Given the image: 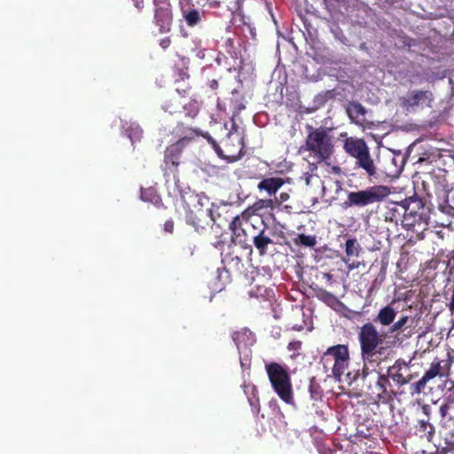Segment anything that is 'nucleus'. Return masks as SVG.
Returning <instances> with one entry per match:
<instances>
[{"label":"nucleus","instance_id":"obj_1","mask_svg":"<svg viewBox=\"0 0 454 454\" xmlns=\"http://www.w3.org/2000/svg\"><path fill=\"white\" fill-rule=\"evenodd\" d=\"M386 337L387 334L380 333L372 322H367L360 327L358 340L364 364L361 366L357 364L358 368H352L346 374V382L348 385L359 379L365 380L372 373L369 371L367 363L376 362L377 354L381 353L380 350H377V348L383 343Z\"/></svg>","mask_w":454,"mask_h":454},{"label":"nucleus","instance_id":"obj_2","mask_svg":"<svg viewBox=\"0 0 454 454\" xmlns=\"http://www.w3.org/2000/svg\"><path fill=\"white\" fill-rule=\"evenodd\" d=\"M183 123H179L176 128V132L181 137L176 143L168 145L164 151V159L160 164V169L163 173L166 182H168L170 177L174 181H178V168L183 163V151L184 146L190 142L192 135H200L201 132L199 129L188 128L185 131L180 132Z\"/></svg>","mask_w":454,"mask_h":454},{"label":"nucleus","instance_id":"obj_3","mask_svg":"<svg viewBox=\"0 0 454 454\" xmlns=\"http://www.w3.org/2000/svg\"><path fill=\"white\" fill-rule=\"evenodd\" d=\"M307 136L300 152H308L309 155L321 163L331 158L334 151L333 137L325 128L306 126Z\"/></svg>","mask_w":454,"mask_h":454},{"label":"nucleus","instance_id":"obj_4","mask_svg":"<svg viewBox=\"0 0 454 454\" xmlns=\"http://www.w3.org/2000/svg\"><path fill=\"white\" fill-rule=\"evenodd\" d=\"M350 355L348 345L337 344L329 347L320 357V364H322L325 373L327 377H333L338 382L342 381L343 376L352 368H358L356 366L349 367Z\"/></svg>","mask_w":454,"mask_h":454},{"label":"nucleus","instance_id":"obj_5","mask_svg":"<svg viewBox=\"0 0 454 454\" xmlns=\"http://www.w3.org/2000/svg\"><path fill=\"white\" fill-rule=\"evenodd\" d=\"M207 198L200 194H191L184 200V217L188 224L196 231H205L215 219L211 208H205L203 200Z\"/></svg>","mask_w":454,"mask_h":454},{"label":"nucleus","instance_id":"obj_6","mask_svg":"<svg viewBox=\"0 0 454 454\" xmlns=\"http://www.w3.org/2000/svg\"><path fill=\"white\" fill-rule=\"evenodd\" d=\"M265 370L271 387L278 397L286 403H292L294 392L287 367L277 362H270L265 364Z\"/></svg>","mask_w":454,"mask_h":454},{"label":"nucleus","instance_id":"obj_7","mask_svg":"<svg viewBox=\"0 0 454 454\" xmlns=\"http://www.w3.org/2000/svg\"><path fill=\"white\" fill-rule=\"evenodd\" d=\"M390 194V189L386 185H373L364 190L349 192L344 201V207L362 208L374 203H380Z\"/></svg>","mask_w":454,"mask_h":454},{"label":"nucleus","instance_id":"obj_8","mask_svg":"<svg viewBox=\"0 0 454 454\" xmlns=\"http://www.w3.org/2000/svg\"><path fill=\"white\" fill-rule=\"evenodd\" d=\"M367 379L364 384L367 387V391L375 400L383 403L393 402L394 399L403 394V391L392 381L387 373L377 372V380L373 385Z\"/></svg>","mask_w":454,"mask_h":454},{"label":"nucleus","instance_id":"obj_9","mask_svg":"<svg viewBox=\"0 0 454 454\" xmlns=\"http://www.w3.org/2000/svg\"><path fill=\"white\" fill-rule=\"evenodd\" d=\"M237 131L238 125L233 121L231 130L221 142L223 154L218 156L228 162H235L244 155V138Z\"/></svg>","mask_w":454,"mask_h":454},{"label":"nucleus","instance_id":"obj_10","mask_svg":"<svg viewBox=\"0 0 454 454\" xmlns=\"http://www.w3.org/2000/svg\"><path fill=\"white\" fill-rule=\"evenodd\" d=\"M411 204H415L418 208L422 207L421 201L416 198L411 197L401 202L389 201L384 206L382 214L384 220L389 223H397L403 216H413L417 214L415 207L411 208Z\"/></svg>","mask_w":454,"mask_h":454},{"label":"nucleus","instance_id":"obj_11","mask_svg":"<svg viewBox=\"0 0 454 454\" xmlns=\"http://www.w3.org/2000/svg\"><path fill=\"white\" fill-rule=\"evenodd\" d=\"M153 23L160 34L171 31L173 24V11L170 0H153Z\"/></svg>","mask_w":454,"mask_h":454},{"label":"nucleus","instance_id":"obj_12","mask_svg":"<svg viewBox=\"0 0 454 454\" xmlns=\"http://www.w3.org/2000/svg\"><path fill=\"white\" fill-rule=\"evenodd\" d=\"M249 217L244 215V213H241L233 217L232 221L230 223L229 228L231 231L234 242L243 244L247 243L251 239V236L247 233L248 227L251 226L256 231L254 224L249 223Z\"/></svg>","mask_w":454,"mask_h":454},{"label":"nucleus","instance_id":"obj_13","mask_svg":"<svg viewBox=\"0 0 454 454\" xmlns=\"http://www.w3.org/2000/svg\"><path fill=\"white\" fill-rule=\"evenodd\" d=\"M409 364L403 359H397L393 365L389 366L387 370V376L400 389L404 385L409 384L413 379L412 375L409 373Z\"/></svg>","mask_w":454,"mask_h":454},{"label":"nucleus","instance_id":"obj_14","mask_svg":"<svg viewBox=\"0 0 454 454\" xmlns=\"http://www.w3.org/2000/svg\"><path fill=\"white\" fill-rule=\"evenodd\" d=\"M442 367L441 365V361L439 360H434L432 364H431V366L429 368V370H427L424 375L422 376V378L418 380L417 382L413 383L411 385V389H412V393H415V394H419L421 393L424 388L426 387V385L427 383L435 378L436 376H442L443 375V372H442Z\"/></svg>","mask_w":454,"mask_h":454},{"label":"nucleus","instance_id":"obj_15","mask_svg":"<svg viewBox=\"0 0 454 454\" xmlns=\"http://www.w3.org/2000/svg\"><path fill=\"white\" fill-rule=\"evenodd\" d=\"M393 303L394 302H391L382 307L372 323L374 325L378 324L381 327H390L397 316V311L393 307Z\"/></svg>","mask_w":454,"mask_h":454},{"label":"nucleus","instance_id":"obj_16","mask_svg":"<svg viewBox=\"0 0 454 454\" xmlns=\"http://www.w3.org/2000/svg\"><path fill=\"white\" fill-rule=\"evenodd\" d=\"M434 99L433 94L429 90H415L412 91L409 98L403 99V104L408 107H414L420 103L425 104L427 106H431Z\"/></svg>","mask_w":454,"mask_h":454},{"label":"nucleus","instance_id":"obj_17","mask_svg":"<svg viewBox=\"0 0 454 454\" xmlns=\"http://www.w3.org/2000/svg\"><path fill=\"white\" fill-rule=\"evenodd\" d=\"M262 224H263L262 229L254 231L251 235V239L253 241L254 246L258 250L260 255H265L268 251L269 245L273 244V240L266 235V226L263 221H261Z\"/></svg>","mask_w":454,"mask_h":454},{"label":"nucleus","instance_id":"obj_18","mask_svg":"<svg viewBox=\"0 0 454 454\" xmlns=\"http://www.w3.org/2000/svg\"><path fill=\"white\" fill-rule=\"evenodd\" d=\"M276 207L275 201L271 199H260L252 206L246 208L242 213L245 216L251 217L253 215H261L265 214L269 209L272 210Z\"/></svg>","mask_w":454,"mask_h":454},{"label":"nucleus","instance_id":"obj_19","mask_svg":"<svg viewBox=\"0 0 454 454\" xmlns=\"http://www.w3.org/2000/svg\"><path fill=\"white\" fill-rule=\"evenodd\" d=\"M224 267L223 271L228 274L241 275L245 270V264L241 258L231 254H226L222 260Z\"/></svg>","mask_w":454,"mask_h":454},{"label":"nucleus","instance_id":"obj_20","mask_svg":"<svg viewBox=\"0 0 454 454\" xmlns=\"http://www.w3.org/2000/svg\"><path fill=\"white\" fill-rule=\"evenodd\" d=\"M344 149L347 153L356 160L358 157L363 156L369 150V147L363 139L350 137L345 141Z\"/></svg>","mask_w":454,"mask_h":454},{"label":"nucleus","instance_id":"obj_21","mask_svg":"<svg viewBox=\"0 0 454 454\" xmlns=\"http://www.w3.org/2000/svg\"><path fill=\"white\" fill-rule=\"evenodd\" d=\"M282 177H266L257 184L259 191H265L269 195H274L285 184Z\"/></svg>","mask_w":454,"mask_h":454},{"label":"nucleus","instance_id":"obj_22","mask_svg":"<svg viewBox=\"0 0 454 454\" xmlns=\"http://www.w3.org/2000/svg\"><path fill=\"white\" fill-rule=\"evenodd\" d=\"M356 165L363 168L369 177L377 176V168L371 157L370 151L365 152L363 156L356 159Z\"/></svg>","mask_w":454,"mask_h":454},{"label":"nucleus","instance_id":"obj_23","mask_svg":"<svg viewBox=\"0 0 454 454\" xmlns=\"http://www.w3.org/2000/svg\"><path fill=\"white\" fill-rule=\"evenodd\" d=\"M231 338L238 349H240L242 347L246 348L254 341L252 332L246 328L234 332Z\"/></svg>","mask_w":454,"mask_h":454},{"label":"nucleus","instance_id":"obj_24","mask_svg":"<svg viewBox=\"0 0 454 454\" xmlns=\"http://www.w3.org/2000/svg\"><path fill=\"white\" fill-rule=\"evenodd\" d=\"M181 12L184 20L190 27H196L202 21V15L197 9L181 7Z\"/></svg>","mask_w":454,"mask_h":454},{"label":"nucleus","instance_id":"obj_25","mask_svg":"<svg viewBox=\"0 0 454 454\" xmlns=\"http://www.w3.org/2000/svg\"><path fill=\"white\" fill-rule=\"evenodd\" d=\"M347 113L353 122L360 123L364 120L366 110L360 103L351 102L347 108Z\"/></svg>","mask_w":454,"mask_h":454},{"label":"nucleus","instance_id":"obj_26","mask_svg":"<svg viewBox=\"0 0 454 454\" xmlns=\"http://www.w3.org/2000/svg\"><path fill=\"white\" fill-rule=\"evenodd\" d=\"M182 98L178 97L177 95L172 94L169 96L168 98H167L163 105V109L166 112H168L170 114L182 113V106L184 102L181 101Z\"/></svg>","mask_w":454,"mask_h":454},{"label":"nucleus","instance_id":"obj_27","mask_svg":"<svg viewBox=\"0 0 454 454\" xmlns=\"http://www.w3.org/2000/svg\"><path fill=\"white\" fill-rule=\"evenodd\" d=\"M417 433L420 437H425L431 442L434 434V427L428 422V419H419L416 426Z\"/></svg>","mask_w":454,"mask_h":454},{"label":"nucleus","instance_id":"obj_28","mask_svg":"<svg viewBox=\"0 0 454 454\" xmlns=\"http://www.w3.org/2000/svg\"><path fill=\"white\" fill-rule=\"evenodd\" d=\"M141 199L144 201L150 202L158 207L162 204L160 195L157 193L156 190L152 187L141 189Z\"/></svg>","mask_w":454,"mask_h":454},{"label":"nucleus","instance_id":"obj_29","mask_svg":"<svg viewBox=\"0 0 454 454\" xmlns=\"http://www.w3.org/2000/svg\"><path fill=\"white\" fill-rule=\"evenodd\" d=\"M294 243L298 247H314L317 245V238L315 235L298 234L294 239Z\"/></svg>","mask_w":454,"mask_h":454},{"label":"nucleus","instance_id":"obj_30","mask_svg":"<svg viewBox=\"0 0 454 454\" xmlns=\"http://www.w3.org/2000/svg\"><path fill=\"white\" fill-rule=\"evenodd\" d=\"M182 109L185 117L193 120L200 112V104L196 99H191L187 103L184 102Z\"/></svg>","mask_w":454,"mask_h":454},{"label":"nucleus","instance_id":"obj_31","mask_svg":"<svg viewBox=\"0 0 454 454\" xmlns=\"http://www.w3.org/2000/svg\"><path fill=\"white\" fill-rule=\"evenodd\" d=\"M362 248L355 238H349L346 240L345 253L348 258L358 257Z\"/></svg>","mask_w":454,"mask_h":454},{"label":"nucleus","instance_id":"obj_32","mask_svg":"<svg viewBox=\"0 0 454 454\" xmlns=\"http://www.w3.org/2000/svg\"><path fill=\"white\" fill-rule=\"evenodd\" d=\"M176 92L174 93V95H177L178 97H180L182 98H186L190 96L191 90H192V86L188 82H185L184 80H182V81H177L176 82Z\"/></svg>","mask_w":454,"mask_h":454},{"label":"nucleus","instance_id":"obj_33","mask_svg":"<svg viewBox=\"0 0 454 454\" xmlns=\"http://www.w3.org/2000/svg\"><path fill=\"white\" fill-rule=\"evenodd\" d=\"M408 320V316H402L397 321H394L388 330V333L393 334L402 330L403 327L407 324Z\"/></svg>","mask_w":454,"mask_h":454},{"label":"nucleus","instance_id":"obj_34","mask_svg":"<svg viewBox=\"0 0 454 454\" xmlns=\"http://www.w3.org/2000/svg\"><path fill=\"white\" fill-rule=\"evenodd\" d=\"M126 131L128 132L129 137L132 143L139 141L143 133V130L138 126H130L129 129H127Z\"/></svg>","mask_w":454,"mask_h":454},{"label":"nucleus","instance_id":"obj_35","mask_svg":"<svg viewBox=\"0 0 454 454\" xmlns=\"http://www.w3.org/2000/svg\"><path fill=\"white\" fill-rule=\"evenodd\" d=\"M318 299L325 301V303L329 304L332 302H335L337 301V298L335 295H333L332 293L326 291V290H319L317 295Z\"/></svg>","mask_w":454,"mask_h":454},{"label":"nucleus","instance_id":"obj_36","mask_svg":"<svg viewBox=\"0 0 454 454\" xmlns=\"http://www.w3.org/2000/svg\"><path fill=\"white\" fill-rule=\"evenodd\" d=\"M302 342L300 340H292L289 342L287 348L289 351H292L293 354L291 355L292 358H295L300 355L299 350L301 348Z\"/></svg>","mask_w":454,"mask_h":454},{"label":"nucleus","instance_id":"obj_37","mask_svg":"<svg viewBox=\"0 0 454 454\" xmlns=\"http://www.w3.org/2000/svg\"><path fill=\"white\" fill-rule=\"evenodd\" d=\"M356 435L364 439H370L372 437L371 429L364 424L356 427Z\"/></svg>","mask_w":454,"mask_h":454},{"label":"nucleus","instance_id":"obj_38","mask_svg":"<svg viewBox=\"0 0 454 454\" xmlns=\"http://www.w3.org/2000/svg\"><path fill=\"white\" fill-rule=\"evenodd\" d=\"M205 138H207V142L211 145V146L214 148L217 155H222V146L217 144V142L208 134L206 133L201 134Z\"/></svg>","mask_w":454,"mask_h":454},{"label":"nucleus","instance_id":"obj_39","mask_svg":"<svg viewBox=\"0 0 454 454\" xmlns=\"http://www.w3.org/2000/svg\"><path fill=\"white\" fill-rule=\"evenodd\" d=\"M320 386L317 384L311 383L309 386V391L311 394L312 398L317 399L321 396Z\"/></svg>","mask_w":454,"mask_h":454},{"label":"nucleus","instance_id":"obj_40","mask_svg":"<svg viewBox=\"0 0 454 454\" xmlns=\"http://www.w3.org/2000/svg\"><path fill=\"white\" fill-rule=\"evenodd\" d=\"M289 200V194L287 192H281L278 198H276L275 205H280L281 203Z\"/></svg>","mask_w":454,"mask_h":454},{"label":"nucleus","instance_id":"obj_41","mask_svg":"<svg viewBox=\"0 0 454 454\" xmlns=\"http://www.w3.org/2000/svg\"><path fill=\"white\" fill-rule=\"evenodd\" d=\"M159 44L163 50H167L171 44L170 37L166 36V37L160 39Z\"/></svg>","mask_w":454,"mask_h":454},{"label":"nucleus","instance_id":"obj_42","mask_svg":"<svg viewBox=\"0 0 454 454\" xmlns=\"http://www.w3.org/2000/svg\"><path fill=\"white\" fill-rule=\"evenodd\" d=\"M164 230L168 233H172L174 231V222L172 220H168L164 223Z\"/></svg>","mask_w":454,"mask_h":454},{"label":"nucleus","instance_id":"obj_43","mask_svg":"<svg viewBox=\"0 0 454 454\" xmlns=\"http://www.w3.org/2000/svg\"><path fill=\"white\" fill-rule=\"evenodd\" d=\"M134 6L137 9L138 12H142L145 7L144 0H132Z\"/></svg>","mask_w":454,"mask_h":454},{"label":"nucleus","instance_id":"obj_44","mask_svg":"<svg viewBox=\"0 0 454 454\" xmlns=\"http://www.w3.org/2000/svg\"><path fill=\"white\" fill-rule=\"evenodd\" d=\"M449 410H450L449 404H447V403L442 404L440 406V414H441V416L442 418H444L447 415Z\"/></svg>","mask_w":454,"mask_h":454},{"label":"nucleus","instance_id":"obj_45","mask_svg":"<svg viewBox=\"0 0 454 454\" xmlns=\"http://www.w3.org/2000/svg\"><path fill=\"white\" fill-rule=\"evenodd\" d=\"M208 86L211 90H215L218 88V82L215 79L209 81Z\"/></svg>","mask_w":454,"mask_h":454},{"label":"nucleus","instance_id":"obj_46","mask_svg":"<svg viewBox=\"0 0 454 454\" xmlns=\"http://www.w3.org/2000/svg\"><path fill=\"white\" fill-rule=\"evenodd\" d=\"M446 444L450 446V449L454 451V434L450 436V438L446 439Z\"/></svg>","mask_w":454,"mask_h":454},{"label":"nucleus","instance_id":"obj_47","mask_svg":"<svg viewBox=\"0 0 454 454\" xmlns=\"http://www.w3.org/2000/svg\"><path fill=\"white\" fill-rule=\"evenodd\" d=\"M449 309L453 312L454 311V289H453V294H452V296H451V301L449 304Z\"/></svg>","mask_w":454,"mask_h":454},{"label":"nucleus","instance_id":"obj_48","mask_svg":"<svg viewBox=\"0 0 454 454\" xmlns=\"http://www.w3.org/2000/svg\"><path fill=\"white\" fill-rule=\"evenodd\" d=\"M450 451H453V450L450 449V446L447 445L446 447L442 449V454H447Z\"/></svg>","mask_w":454,"mask_h":454},{"label":"nucleus","instance_id":"obj_49","mask_svg":"<svg viewBox=\"0 0 454 454\" xmlns=\"http://www.w3.org/2000/svg\"><path fill=\"white\" fill-rule=\"evenodd\" d=\"M423 411L426 415H428V406H423Z\"/></svg>","mask_w":454,"mask_h":454},{"label":"nucleus","instance_id":"obj_50","mask_svg":"<svg viewBox=\"0 0 454 454\" xmlns=\"http://www.w3.org/2000/svg\"><path fill=\"white\" fill-rule=\"evenodd\" d=\"M264 294H265V295H268V294H269V291H268V289H267V288H264ZM260 295H263V294L260 292Z\"/></svg>","mask_w":454,"mask_h":454},{"label":"nucleus","instance_id":"obj_51","mask_svg":"<svg viewBox=\"0 0 454 454\" xmlns=\"http://www.w3.org/2000/svg\"><path fill=\"white\" fill-rule=\"evenodd\" d=\"M325 276H326V278H328V279H330L332 278V275L329 273L325 274Z\"/></svg>","mask_w":454,"mask_h":454}]
</instances>
